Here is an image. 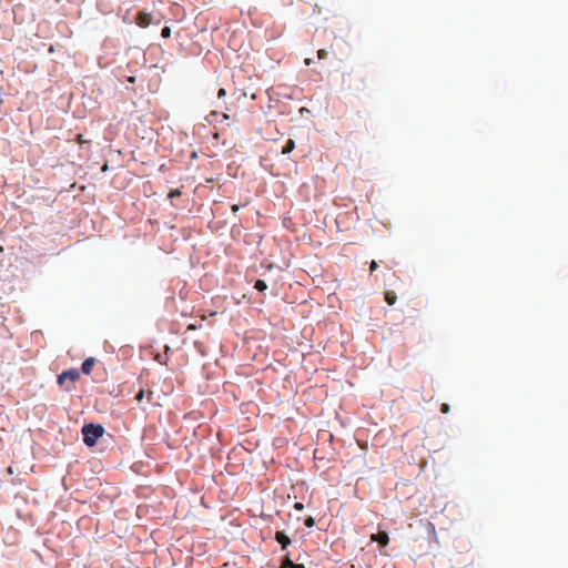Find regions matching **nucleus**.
I'll use <instances>...</instances> for the list:
<instances>
[{
	"label": "nucleus",
	"instance_id": "nucleus-31",
	"mask_svg": "<svg viewBox=\"0 0 568 568\" xmlns=\"http://www.w3.org/2000/svg\"><path fill=\"white\" fill-rule=\"evenodd\" d=\"M129 81L133 83L135 81V78L132 77V78L129 79Z\"/></svg>",
	"mask_w": 568,
	"mask_h": 568
},
{
	"label": "nucleus",
	"instance_id": "nucleus-30",
	"mask_svg": "<svg viewBox=\"0 0 568 568\" xmlns=\"http://www.w3.org/2000/svg\"><path fill=\"white\" fill-rule=\"evenodd\" d=\"M285 542H286V546H288L291 544V540L287 536H286Z\"/></svg>",
	"mask_w": 568,
	"mask_h": 568
},
{
	"label": "nucleus",
	"instance_id": "nucleus-2",
	"mask_svg": "<svg viewBox=\"0 0 568 568\" xmlns=\"http://www.w3.org/2000/svg\"><path fill=\"white\" fill-rule=\"evenodd\" d=\"M80 378V371L78 368H68L62 371L57 376V383L59 386H63L67 381H70L72 383L77 382Z\"/></svg>",
	"mask_w": 568,
	"mask_h": 568
},
{
	"label": "nucleus",
	"instance_id": "nucleus-32",
	"mask_svg": "<svg viewBox=\"0 0 568 568\" xmlns=\"http://www.w3.org/2000/svg\"><path fill=\"white\" fill-rule=\"evenodd\" d=\"M281 154H284V145L281 146Z\"/></svg>",
	"mask_w": 568,
	"mask_h": 568
},
{
	"label": "nucleus",
	"instance_id": "nucleus-15",
	"mask_svg": "<svg viewBox=\"0 0 568 568\" xmlns=\"http://www.w3.org/2000/svg\"><path fill=\"white\" fill-rule=\"evenodd\" d=\"M144 395H145L144 389H140V390L135 394L134 399H135L138 403H141V402L143 400V398H144Z\"/></svg>",
	"mask_w": 568,
	"mask_h": 568
},
{
	"label": "nucleus",
	"instance_id": "nucleus-25",
	"mask_svg": "<svg viewBox=\"0 0 568 568\" xmlns=\"http://www.w3.org/2000/svg\"><path fill=\"white\" fill-rule=\"evenodd\" d=\"M277 568H284V556H281L278 558V567Z\"/></svg>",
	"mask_w": 568,
	"mask_h": 568
},
{
	"label": "nucleus",
	"instance_id": "nucleus-21",
	"mask_svg": "<svg viewBox=\"0 0 568 568\" xmlns=\"http://www.w3.org/2000/svg\"><path fill=\"white\" fill-rule=\"evenodd\" d=\"M294 508L297 510V511H302L304 509V505L302 503H294Z\"/></svg>",
	"mask_w": 568,
	"mask_h": 568
},
{
	"label": "nucleus",
	"instance_id": "nucleus-17",
	"mask_svg": "<svg viewBox=\"0 0 568 568\" xmlns=\"http://www.w3.org/2000/svg\"><path fill=\"white\" fill-rule=\"evenodd\" d=\"M295 144L293 140L286 141V154L290 153L294 149Z\"/></svg>",
	"mask_w": 568,
	"mask_h": 568
},
{
	"label": "nucleus",
	"instance_id": "nucleus-14",
	"mask_svg": "<svg viewBox=\"0 0 568 568\" xmlns=\"http://www.w3.org/2000/svg\"><path fill=\"white\" fill-rule=\"evenodd\" d=\"M303 519H304L305 526L308 527V528L313 527L314 524H315V521H314L312 516H305Z\"/></svg>",
	"mask_w": 568,
	"mask_h": 568
},
{
	"label": "nucleus",
	"instance_id": "nucleus-16",
	"mask_svg": "<svg viewBox=\"0 0 568 568\" xmlns=\"http://www.w3.org/2000/svg\"><path fill=\"white\" fill-rule=\"evenodd\" d=\"M283 444H284V440L281 437H276L273 440V445L275 446V448H281L283 446Z\"/></svg>",
	"mask_w": 568,
	"mask_h": 568
},
{
	"label": "nucleus",
	"instance_id": "nucleus-33",
	"mask_svg": "<svg viewBox=\"0 0 568 568\" xmlns=\"http://www.w3.org/2000/svg\"><path fill=\"white\" fill-rule=\"evenodd\" d=\"M305 63H306V64H310V63H311L310 59H306V60H305Z\"/></svg>",
	"mask_w": 568,
	"mask_h": 568
},
{
	"label": "nucleus",
	"instance_id": "nucleus-7",
	"mask_svg": "<svg viewBox=\"0 0 568 568\" xmlns=\"http://www.w3.org/2000/svg\"><path fill=\"white\" fill-rule=\"evenodd\" d=\"M397 296L394 291L385 292V301L388 305H394L396 303Z\"/></svg>",
	"mask_w": 568,
	"mask_h": 568
},
{
	"label": "nucleus",
	"instance_id": "nucleus-19",
	"mask_svg": "<svg viewBox=\"0 0 568 568\" xmlns=\"http://www.w3.org/2000/svg\"><path fill=\"white\" fill-rule=\"evenodd\" d=\"M378 267H379L378 263L376 261H372L371 264H369L371 274L373 272H375Z\"/></svg>",
	"mask_w": 568,
	"mask_h": 568
},
{
	"label": "nucleus",
	"instance_id": "nucleus-26",
	"mask_svg": "<svg viewBox=\"0 0 568 568\" xmlns=\"http://www.w3.org/2000/svg\"><path fill=\"white\" fill-rule=\"evenodd\" d=\"M276 103H277L276 105H274V106L270 105V108H276V109H278V114H282V113H283V111L281 110L280 101L277 100V101H276Z\"/></svg>",
	"mask_w": 568,
	"mask_h": 568
},
{
	"label": "nucleus",
	"instance_id": "nucleus-4",
	"mask_svg": "<svg viewBox=\"0 0 568 568\" xmlns=\"http://www.w3.org/2000/svg\"><path fill=\"white\" fill-rule=\"evenodd\" d=\"M152 20L151 13L148 12H139L135 18L136 24L141 28H148L152 23Z\"/></svg>",
	"mask_w": 568,
	"mask_h": 568
},
{
	"label": "nucleus",
	"instance_id": "nucleus-24",
	"mask_svg": "<svg viewBox=\"0 0 568 568\" xmlns=\"http://www.w3.org/2000/svg\"><path fill=\"white\" fill-rule=\"evenodd\" d=\"M3 94H4V90H3V88H2V87H0V106H1V105L3 104V102H4V101H3V98H2V97H3Z\"/></svg>",
	"mask_w": 568,
	"mask_h": 568
},
{
	"label": "nucleus",
	"instance_id": "nucleus-11",
	"mask_svg": "<svg viewBox=\"0 0 568 568\" xmlns=\"http://www.w3.org/2000/svg\"><path fill=\"white\" fill-rule=\"evenodd\" d=\"M181 195H182V192L180 189H171L168 194V197L172 200V199L180 197Z\"/></svg>",
	"mask_w": 568,
	"mask_h": 568
},
{
	"label": "nucleus",
	"instance_id": "nucleus-12",
	"mask_svg": "<svg viewBox=\"0 0 568 568\" xmlns=\"http://www.w3.org/2000/svg\"><path fill=\"white\" fill-rule=\"evenodd\" d=\"M286 568H305V567L303 565H301V564H295L293 560H291L286 556Z\"/></svg>",
	"mask_w": 568,
	"mask_h": 568
},
{
	"label": "nucleus",
	"instance_id": "nucleus-20",
	"mask_svg": "<svg viewBox=\"0 0 568 568\" xmlns=\"http://www.w3.org/2000/svg\"><path fill=\"white\" fill-rule=\"evenodd\" d=\"M317 57H318V59H321V60H322V59H325V58L327 57V52H326V50H324V49L318 50V51H317Z\"/></svg>",
	"mask_w": 568,
	"mask_h": 568
},
{
	"label": "nucleus",
	"instance_id": "nucleus-9",
	"mask_svg": "<svg viewBox=\"0 0 568 568\" xmlns=\"http://www.w3.org/2000/svg\"><path fill=\"white\" fill-rule=\"evenodd\" d=\"M254 288L257 291V292H261L263 293L264 291L267 290V284L264 280H257L254 284Z\"/></svg>",
	"mask_w": 568,
	"mask_h": 568
},
{
	"label": "nucleus",
	"instance_id": "nucleus-18",
	"mask_svg": "<svg viewBox=\"0 0 568 568\" xmlns=\"http://www.w3.org/2000/svg\"><path fill=\"white\" fill-rule=\"evenodd\" d=\"M271 173L276 176L281 175L280 169L276 168L275 163L271 164Z\"/></svg>",
	"mask_w": 568,
	"mask_h": 568
},
{
	"label": "nucleus",
	"instance_id": "nucleus-29",
	"mask_svg": "<svg viewBox=\"0 0 568 568\" xmlns=\"http://www.w3.org/2000/svg\"><path fill=\"white\" fill-rule=\"evenodd\" d=\"M196 156H197L196 152H195V151H192V153H191V158H192V159H195Z\"/></svg>",
	"mask_w": 568,
	"mask_h": 568
},
{
	"label": "nucleus",
	"instance_id": "nucleus-23",
	"mask_svg": "<svg viewBox=\"0 0 568 568\" xmlns=\"http://www.w3.org/2000/svg\"><path fill=\"white\" fill-rule=\"evenodd\" d=\"M225 94H226L225 89L220 88V89H219V91H217V97H219V98H222V97H225Z\"/></svg>",
	"mask_w": 568,
	"mask_h": 568
},
{
	"label": "nucleus",
	"instance_id": "nucleus-28",
	"mask_svg": "<svg viewBox=\"0 0 568 568\" xmlns=\"http://www.w3.org/2000/svg\"><path fill=\"white\" fill-rule=\"evenodd\" d=\"M263 517H267V518H273V515L272 514H266V513H263Z\"/></svg>",
	"mask_w": 568,
	"mask_h": 568
},
{
	"label": "nucleus",
	"instance_id": "nucleus-5",
	"mask_svg": "<svg viewBox=\"0 0 568 568\" xmlns=\"http://www.w3.org/2000/svg\"><path fill=\"white\" fill-rule=\"evenodd\" d=\"M95 363H97V359L94 357H92V356L87 357L81 364L80 374L83 373L84 375H90L92 373V369H93Z\"/></svg>",
	"mask_w": 568,
	"mask_h": 568
},
{
	"label": "nucleus",
	"instance_id": "nucleus-27",
	"mask_svg": "<svg viewBox=\"0 0 568 568\" xmlns=\"http://www.w3.org/2000/svg\"><path fill=\"white\" fill-rule=\"evenodd\" d=\"M274 510H275V515H276L277 517H280V516H281L282 510H281V509H278V508H275Z\"/></svg>",
	"mask_w": 568,
	"mask_h": 568
},
{
	"label": "nucleus",
	"instance_id": "nucleus-22",
	"mask_svg": "<svg viewBox=\"0 0 568 568\" xmlns=\"http://www.w3.org/2000/svg\"><path fill=\"white\" fill-rule=\"evenodd\" d=\"M440 412L443 414H447L449 412V405L448 404H443L442 407H440Z\"/></svg>",
	"mask_w": 568,
	"mask_h": 568
},
{
	"label": "nucleus",
	"instance_id": "nucleus-6",
	"mask_svg": "<svg viewBox=\"0 0 568 568\" xmlns=\"http://www.w3.org/2000/svg\"><path fill=\"white\" fill-rule=\"evenodd\" d=\"M371 539L372 541L378 542L383 547L387 546L389 542V537L386 531H378L377 534H373Z\"/></svg>",
	"mask_w": 568,
	"mask_h": 568
},
{
	"label": "nucleus",
	"instance_id": "nucleus-1",
	"mask_svg": "<svg viewBox=\"0 0 568 568\" xmlns=\"http://www.w3.org/2000/svg\"><path fill=\"white\" fill-rule=\"evenodd\" d=\"M104 433L105 429L100 423H84L81 427L83 444L89 448L94 447Z\"/></svg>",
	"mask_w": 568,
	"mask_h": 568
},
{
	"label": "nucleus",
	"instance_id": "nucleus-13",
	"mask_svg": "<svg viewBox=\"0 0 568 568\" xmlns=\"http://www.w3.org/2000/svg\"><path fill=\"white\" fill-rule=\"evenodd\" d=\"M171 32H172V31H171V28H170V27H168V26H165V27H163V28H162V30H161V37H162L163 39H168V38H170V37H171Z\"/></svg>",
	"mask_w": 568,
	"mask_h": 568
},
{
	"label": "nucleus",
	"instance_id": "nucleus-8",
	"mask_svg": "<svg viewBox=\"0 0 568 568\" xmlns=\"http://www.w3.org/2000/svg\"><path fill=\"white\" fill-rule=\"evenodd\" d=\"M265 130H266V133H267V135H268V139H270V140H273V141H275V142L278 140V138H274V136L272 135V130H275V131L277 132V134L282 135V133H280V131H278V129H277V125H276V124H271V123H270Z\"/></svg>",
	"mask_w": 568,
	"mask_h": 568
},
{
	"label": "nucleus",
	"instance_id": "nucleus-3",
	"mask_svg": "<svg viewBox=\"0 0 568 568\" xmlns=\"http://www.w3.org/2000/svg\"><path fill=\"white\" fill-rule=\"evenodd\" d=\"M230 119V115L227 113H220L217 111H211L206 116L205 120L210 123H222Z\"/></svg>",
	"mask_w": 568,
	"mask_h": 568
},
{
	"label": "nucleus",
	"instance_id": "nucleus-10",
	"mask_svg": "<svg viewBox=\"0 0 568 568\" xmlns=\"http://www.w3.org/2000/svg\"><path fill=\"white\" fill-rule=\"evenodd\" d=\"M276 540L280 544L281 548L284 549V530H278V528L275 531Z\"/></svg>",
	"mask_w": 568,
	"mask_h": 568
}]
</instances>
